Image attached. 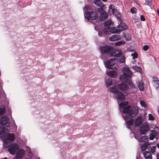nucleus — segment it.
Returning <instances> with one entry per match:
<instances>
[{
    "label": "nucleus",
    "instance_id": "nucleus-23",
    "mask_svg": "<svg viewBox=\"0 0 159 159\" xmlns=\"http://www.w3.org/2000/svg\"><path fill=\"white\" fill-rule=\"evenodd\" d=\"M107 75L110 77L115 78L117 75V74L115 71H110L107 72Z\"/></svg>",
    "mask_w": 159,
    "mask_h": 159
},
{
    "label": "nucleus",
    "instance_id": "nucleus-36",
    "mask_svg": "<svg viewBox=\"0 0 159 159\" xmlns=\"http://www.w3.org/2000/svg\"><path fill=\"white\" fill-rule=\"evenodd\" d=\"M127 105V104L125 102H121L119 104V107L123 109L125 108V107Z\"/></svg>",
    "mask_w": 159,
    "mask_h": 159
},
{
    "label": "nucleus",
    "instance_id": "nucleus-55",
    "mask_svg": "<svg viewBox=\"0 0 159 159\" xmlns=\"http://www.w3.org/2000/svg\"><path fill=\"white\" fill-rule=\"evenodd\" d=\"M104 2H107V0H102Z\"/></svg>",
    "mask_w": 159,
    "mask_h": 159
},
{
    "label": "nucleus",
    "instance_id": "nucleus-16",
    "mask_svg": "<svg viewBox=\"0 0 159 159\" xmlns=\"http://www.w3.org/2000/svg\"><path fill=\"white\" fill-rule=\"evenodd\" d=\"M142 118L141 116H139L135 119L134 125L135 126H139L142 123Z\"/></svg>",
    "mask_w": 159,
    "mask_h": 159
},
{
    "label": "nucleus",
    "instance_id": "nucleus-5",
    "mask_svg": "<svg viewBox=\"0 0 159 159\" xmlns=\"http://www.w3.org/2000/svg\"><path fill=\"white\" fill-rule=\"evenodd\" d=\"M103 62L105 67L108 69H111L112 68V66H114L118 62L117 59L115 58H112L106 61L104 59Z\"/></svg>",
    "mask_w": 159,
    "mask_h": 159
},
{
    "label": "nucleus",
    "instance_id": "nucleus-49",
    "mask_svg": "<svg viewBox=\"0 0 159 159\" xmlns=\"http://www.w3.org/2000/svg\"><path fill=\"white\" fill-rule=\"evenodd\" d=\"M154 138V136H150L149 137V139L151 140H153Z\"/></svg>",
    "mask_w": 159,
    "mask_h": 159
},
{
    "label": "nucleus",
    "instance_id": "nucleus-26",
    "mask_svg": "<svg viewBox=\"0 0 159 159\" xmlns=\"http://www.w3.org/2000/svg\"><path fill=\"white\" fill-rule=\"evenodd\" d=\"M145 4L148 5L151 9H152V0H146Z\"/></svg>",
    "mask_w": 159,
    "mask_h": 159
},
{
    "label": "nucleus",
    "instance_id": "nucleus-48",
    "mask_svg": "<svg viewBox=\"0 0 159 159\" xmlns=\"http://www.w3.org/2000/svg\"><path fill=\"white\" fill-rule=\"evenodd\" d=\"M5 132L2 129H0V136L2 135Z\"/></svg>",
    "mask_w": 159,
    "mask_h": 159
},
{
    "label": "nucleus",
    "instance_id": "nucleus-12",
    "mask_svg": "<svg viewBox=\"0 0 159 159\" xmlns=\"http://www.w3.org/2000/svg\"><path fill=\"white\" fill-rule=\"evenodd\" d=\"M0 122L3 126L8 127L10 125V122L7 120V118L5 116H2L0 118Z\"/></svg>",
    "mask_w": 159,
    "mask_h": 159
},
{
    "label": "nucleus",
    "instance_id": "nucleus-40",
    "mask_svg": "<svg viewBox=\"0 0 159 159\" xmlns=\"http://www.w3.org/2000/svg\"><path fill=\"white\" fill-rule=\"evenodd\" d=\"M153 83H156L157 82H158V81H159V79L156 76L153 77Z\"/></svg>",
    "mask_w": 159,
    "mask_h": 159
},
{
    "label": "nucleus",
    "instance_id": "nucleus-47",
    "mask_svg": "<svg viewBox=\"0 0 159 159\" xmlns=\"http://www.w3.org/2000/svg\"><path fill=\"white\" fill-rule=\"evenodd\" d=\"M103 32H98V35L100 36V37H102L103 36Z\"/></svg>",
    "mask_w": 159,
    "mask_h": 159
},
{
    "label": "nucleus",
    "instance_id": "nucleus-18",
    "mask_svg": "<svg viewBox=\"0 0 159 159\" xmlns=\"http://www.w3.org/2000/svg\"><path fill=\"white\" fill-rule=\"evenodd\" d=\"M24 153L25 152L23 150H19L18 152L16 155V159H21Z\"/></svg>",
    "mask_w": 159,
    "mask_h": 159
},
{
    "label": "nucleus",
    "instance_id": "nucleus-2",
    "mask_svg": "<svg viewBox=\"0 0 159 159\" xmlns=\"http://www.w3.org/2000/svg\"><path fill=\"white\" fill-rule=\"evenodd\" d=\"M99 49L102 54L101 58L105 59L104 55L111 57L112 56L114 48L113 47L109 46H102L99 47Z\"/></svg>",
    "mask_w": 159,
    "mask_h": 159
},
{
    "label": "nucleus",
    "instance_id": "nucleus-28",
    "mask_svg": "<svg viewBox=\"0 0 159 159\" xmlns=\"http://www.w3.org/2000/svg\"><path fill=\"white\" fill-rule=\"evenodd\" d=\"M149 145L148 142L144 143H143L141 147V149L143 151H144L148 148V146Z\"/></svg>",
    "mask_w": 159,
    "mask_h": 159
},
{
    "label": "nucleus",
    "instance_id": "nucleus-6",
    "mask_svg": "<svg viewBox=\"0 0 159 159\" xmlns=\"http://www.w3.org/2000/svg\"><path fill=\"white\" fill-rule=\"evenodd\" d=\"M19 149L18 145L17 143H13L9 146L8 148L9 153L12 155H15L17 150Z\"/></svg>",
    "mask_w": 159,
    "mask_h": 159
},
{
    "label": "nucleus",
    "instance_id": "nucleus-44",
    "mask_svg": "<svg viewBox=\"0 0 159 159\" xmlns=\"http://www.w3.org/2000/svg\"><path fill=\"white\" fill-rule=\"evenodd\" d=\"M149 46L147 45H145L143 47V50L144 51H147L149 48Z\"/></svg>",
    "mask_w": 159,
    "mask_h": 159
},
{
    "label": "nucleus",
    "instance_id": "nucleus-17",
    "mask_svg": "<svg viewBox=\"0 0 159 159\" xmlns=\"http://www.w3.org/2000/svg\"><path fill=\"white\" fill-rule=\"evenodd\" d=\"M121 39L120 35L118 34L113 35L109 38V40L111 41H117Z\"/></svg>",
    "mask_w": 159,
    "mask_h": 159
},
{
    "label": "nucleus",
    "instance_id": "nucleus-57",
    "mask_svg": "<svg viewBox=\"0 0 159 159\" xmlns=\"http://www.w3.org/2000/svg\"><path fill=\"white\" fill-rule=\"evenodd\" d=\"M1 159H8V158L7 157H5L3 158H1Z\"/></svg>",
    "mask_w": 159,
    "mask_h": 159
},
{
    "label": "nucleus",
    "instance_id": "nucleus-4",
    "mask_svg": "<svg viewBox=\"0 0 159 159\" xmlns=\"http://www.w3.org/2000/svg\"><path fill=\"white\" fill-rule=\"evenodd\" d=\"M119 78L121 81L125 82L130 87L134 88L135 87V85L132 83L130 77L124 74H121Z\"/></svg>",
    "mask_w": 159,
    "mask_h": 159
},
{
    "label": "nucleus",
    "instance_id": "nucleus-54",
    "mask_svg": "<svg viewBox=\"0 0 159 159\" xmlns=\"http://www.w3.org/2000/svg\"><path fill=\"white\" fill-rule=\"evenodd\" d=\"M157 147L159 148V143H158L157 145Z\"/></svg>",
    "mask_w": 159,
    "mask_h": 159
},
{
    "label": "nucleus",
    "instance_id": "nucleus-37",
    "mask_svg": "<svg viewBox=\"0 0 159 159\" xmlns=\"http://www.w3.org/2000/svg\"><path fill=\"white\" fill-rule=\"evenodd\" d=\"M5 109L3 107L2 108H0V116H1L5 113Z\"/></svg>",
    "mask_w": 159,
    "mask_h": 159
},
{
    "label": "nucleus",
    "instance_id": "nucleus-45",
    "mask_svg": "<svg viewBox=\"0 0 159 159\" xmlns=\"http://www.w3.org/2000/svg\"><path fill=\"white\" fill-rule=\"evenodd\" d=\"M151 132L152 134V136H155L157 135L156 131L154 129L151 130Z\"/></svg>",
    "mask_w": 159,
    "mask_h": 159
},
{
    "label": "nucleus",
    "instance_id": "nucleus-43",
    "mask_svg": "<svg viewBox=\"0 0 159 159\" xmlns=\"http://www.w3.org/2000/svg\"><path fill=\"white\" fill-rule=\"evenodd\" d=\"M136 9L134 7H133L131 9L130 11L132 14L136 13Z\"/></svg>",
    "mask_w": 159,
    "mask_h": 159
},
{
    "label": "nucleus",
    "instance_id": "nucleus-3",
    "mask_svg": "<svg viewBox=\"0 0 159 159\" xmlns=\"http://www.w3.org/2000/svg\"><path fill=\"white\" fill-rule=\"evenodd\" d=\"M130 107L128 106L122 110L123 115L128 118H131L132 116L136 115L138 113V110L135 108H132L130 110Z\"/></svg>",
    "mask_w": 159,
    "mask_h": 159
},
{
    "label": "nucleus",
    "instance_id": "nucleus-59",
    "mask_svg": "<svg viewBox=\"0 0 159 159\" xmlns=\"http://www.w3.org/2000/svg\"><path fill=\"white\" fill-rule=\"evenodd\" d=\"M154 58L155 60H156V59H155V57H154Z\"/></svg>",
    "mask_w": 159,
    "mask_h": 159
},
{
    "label": "nucleus",
    "instance_id": "nucleus-46",
    "mask_svg": "<svg viewBox=\"0 0 159 159\" xmlns=\"http://www.w3.org/2000/svg\"><path fill=\"white\" fill-rule=\"evenodd\" d=\"M140 19L141 20L143 21H144L145 20V19L144 16L143 15H141L140 16Z\"/></svg>",
    "mask_w": 159,
    "mask_h": 159
},
{
    "label": "nucleus",
    "instance_id": "nucleus-7",
    "mask_svg": "<svg viewBox=\"0 0 159 159\" xmlns=\"http://www.w3.org/2000/svg\"><path fill=\"white\" fill-rule=\"evenodd\" d=\"M98 11L100 14V20L101 21L104 20L107 18V14L103 8H98Z\"/></svg>",
    "mask_w": 159,
    "mask_h": 159
},
{
    "label": "nucleus",
    "instance_id": "nucleus-38",
    "mask_svg": "<svg viewBox=\"0 0 159 159\" xmlns=\"http://www.w3.org/2000/svg\"><path fill=\"white\" fill-rule=\"evenodd\" d=\"M119 62L120 63H123L125 61V57L124 56H122L119 60Z\"/></svg>",
    "mask_w": 159,
    "mask_h": 159
},
{
    "label": "nucleus",
    "instance_id": "nucleus-60",
    "mask_svg": "<svg viewBox=\"0 0 159 159\" xmlns=\"http://www.w3.org/2000/svg\"><path fill=\"white\" fill-rule=\"evenodd\" d=\"M127 39L128 40V39Z\"/></svg>",
    "mask_w": 159,
    "mask_h": 159
},
{
    "label": "nucleus",
    "instance_id": "nucleus-39",
    "mask_svg": "<svg viewBox=\"0 0 159 159\" xmlns=\"http://www.w3.org/2000/svg\"><path fill=\"white\" fill-rule=\"evenodd\" d=\"M131 55L133 59H135L138 57V54L136 52H135L134 53H132Z\"/></svg>",
    "mask_w": 159,
    "mask_h": 159
},
{
    "label": "nucleus",
    "instance_id": "nucleus-15",
    "mask_svg": "<svg viewBox=\"0 0 159 159\" xmlns=\"http://www.w3.org/2000/svg\"><path fill=\"white\" fill-rule=\"evenodd\" d=\"M122 71L123 74L126 75L130 77L132 75V71L130 70L129 68L127 67H125L123 69Z\"/></svg>",
    "mask_w": 159,
    "mask_h": 159
},
{
    "label": "nucleus",
    "instance_id": "nucleus-51",
    "mask_svg": "<svg viewBox=\"0 0 159 159\" xmlns=\"http://www.w3.org/2000/svg\"><path fill=\"white\" fill-rule=\"evenodd\" d=\"M13 122L14 123V125L15 126V127H16V129L17 128V125H16V124L14 120L13 121Z\"/></svg>",
    "mask_w": 159,
    "mask_h": 159
},
{
    "label": "nucleus",
    "instance_id": "nucleus-30",
    "mask_svg": "<svg viewBox=\"0 0 159 159\" xmlns=\"http://www.w3.org/2000/svg\"><path fill=\"white\" fill-rule=\"evenodd\" d=\"M156 147L154 146L152 147H150L148 148V150L151 153H154L155 152Z\"/></svg>",
    "mask_w": 159,
    "mask_h": 159
},
{
    "label": "nucleus",
    "instance_id": "nucleus-56",
    "mask_svg": "<svg viewBox=\"0 0 159 159\" xmlns=\"http://www.w3.org/2000/svg\"><path fill=\"white\" fill-rule=\"evenodd\" d=\"M157 13L159 15V10H158H158H157Z\"/></svg>",
    "mask_w": 159,
    "mask_h": 159
},
{
    "label": "nucleus",
    "instance_id": "nucleus-1",
    "mask_svg": "<svg viewBox=\"0 0 159 159\" xmlns=\"http://www.w3.org/2000/svg\"><path fill=\"white\" fill-rule=\"evenodd\" d=\"M85 8V6L84 8L85 18L88 20H89L90 18L93 20L95 19L98 16L95 10L92 9L90 6H87L86 9Z\"/></svg>",
    "mask_w": 159,
    "mask_h": 159
},
{
    "label": "nucleus",
    "instance_id": "nucleus-25",
    "mask_svg": "<svg viewBox=\"0 0 159 159\" xmlns=\"http://www.w3.org/2000/svg\"><path fill=\"white\" fill-rule=\"evenodd\" d=\"M137 85L138 88L140 90H143L144 88L143 83L142 82H139L138 83Z\"/></svg>",
    "mask_w": 159,
    "mask_h": 159
},
{
    "label": "nucleus",
    "instance_id": "nucleus-10",
    "mask_svg": "<svg viewBox=\"0 0 159 159\" xmlns=\"http://www.w3.org/2000/svg\"><path fill=\"white\" fill-rule=\"evenodd\" d=\"M116 100L118 103L120 102H122L125 100L124 95L120 92L119 91L116 94H114Z\"/></svg>",
    "mask_w": 159,
    "mask_h": 159
},
{
    "label": "nucleus",
    "instance_id": "nucleus-29",
    "mask_svg": "<svg viewBox=\"0 0 159 159\" xmlns=\"http://www.w3.org/2000/svg\"><path fill=\"white\" fill-rule=\"evenodd\" d=\"M111 23V21L110 20H106L104 23V25L107 28L110 27L109 26L110 25Z\"/></svg>",
    "mask_w": 159,
    "mask_h": 159
},
{
    "label": "nucleus",
    "instance_id": "nucleus-31",
    "mask_svg": "<svg viewBox=\"0 0 159 159\" xmlns=\"http://www.w3.org/2000/svg\"><path fill=\"white\" fill-rule=\"evenodd\" d=\"M132 68L136 71L139 72H140L142 71L141 67L137 66H133L132 67Z\"/></svg>",
    "mask_w": 159,
    "mask_h": 159
},
{
    "label": "nucleus",
    "instance_id": "nucleus-34",
    "mask_svg": "<svg viewBox=\"0 0 159 159\" xmlns=\"http://www.w3.org/2000/svg\"><path fill=\"white\" fill-rule=\"evenodd\" d=\"M124 44H125L124 42L122 40L116 42L115 43V45L117 46H121Z\"/></svg>",
    "mask_w": 159,
    "mask_h": 159
},
{
    "label": "nucleus",
    "instance_id": "nucleus-35",
    "mask_svg": "<svg viewBox=\"0 0 159 159\" xmlns=\"http://www.w3.org/2000/svg\"><path fill=\"white\" fill-rule=\"evenodd\" d=\"M140 102L142 107H144L145 109L147 108V106L145 102L143 100H140Z\"/></svg>",
    "mask_w": 159,
    "mask_h": 159
},
{
    "label": "nucleus",
    "instance_id": "nucleus-27",
    "mask_svg": "<svg viewBox=\"0 0 159 159\" xmlns=\"http://www.w3.org/2000/svg\"><path fill=\"white\" fill-rule=\"evenodd\" d=\"M105 83L107 87L111 86L112 84V81L110 79H108L106 80Z\"/></svg>",
    "mask_w": 159,
    "mask_h": 159
},
{
    "label": "nucleus",
    "instance_id": "nucleus-24",
    "mask_svg": "<svg viewBox=\"0 0 159 159\" xmlns=\"http://www.w3.org/2000/svg\"><path fill=\"white\" fill-rule=\"evenodd\" d=\"M110 92L115 94H116L119 91L117 89L115 86L110 87Z\"/></svg>",
    "mask_w": 159,
    "mask_h": 159
},
{
    "label": "nucleus",
    "instance_id": "nucleus-19",
    "mask_svg": "<svg viewBox=\"0 0 159 159\" xmlns=\"http://www.w3.org/2000/svg\"><path fill=\"white\" fill-rule=\"evenodd\" d=\"M143 154L145 159H152V155L149 151H146L144 152Z\"/></svg>",
    "mask_w": 159,
    "mask_h": 159
},
{
    "label": "nucleus",
    "instance_id": "nucleus-20",
    "mask_svg": "<svg viewBox=\"0 0 159 159\" xmlns=\"http://www.w3.org/2000/svg\"><path fill=\"white\" fill-rule=\"evenodd\" d=\"M7 139L9 140L13 141L15 139V137L13 134L8 133L7 135Z\"/></svg>",
    "mask_w": 159,
    "mask_h": 159
},
{
    "label": "nucleus",
    "instance_id": "nucleus-32",
    "mask_svg": "<svg viewBox=\"0 0 159 159\" xmlns=\"http://www.w3.org/2000/svg\"><path fill=\"white\" fill-rule=\"evenodd\" d=\"M148 139L147 136H144L140 138L139 141L140 142H144V141Z\"/></svg>",
    "mask_w": 159,
    "mask_h": 159
},
{
    "label": "nucleus",
    "instance_id": "nucleus-8",
    "mask_svg": "<svg viewBox=\"0 0 159 159\" xmlns=\"http://www.w3.org/2000/svg\"><path fill=\"white\" fill-rule=\"evenodd\" d=\"M122 116L126 122L127 128L131 129V127L133 126L134 122V120L131 119V118H128L124 115H123Z\"/></svg>",
    "mask_w": 159,
    "mask_h": 159
},
{
    "label": "nucleus",
    "instance_id": "nucleus-21",
    "mask_svg": "<svg viewBox=\"0 0 159 159\" xmlns=\"http://www.w3.org/2000/svg\"><path fill=\"white\" fill-rule=\"evenodd\" d=\"M122 54L121 52L118 51L114 49L113 54H112L111 57H120Z\"/></svg>",
    "mask_w": 159,
    "mask_h": 159
},
{
    "label": "nucleus",
    "instance_id": "nucleus-53",
    "mask_svg": "<svg viewBox=\"0 0 159 159\" xmlns=\"http://www.w3.org/2000/svg\"><path fill=\"white\" fill-rule=\"evenodd\" d=\"M157 111H158V115H159V107H158L157 108Z\"/></svg>",
    "mask_w": 159,
    "mask_h": 159
},
{
    "label": "nucleus",
    "instance_id": "nucleus-52",
    "mask_svg": "<svg viewBox=\"0 0 159 159\" xmlns=\"http://www.w3.org/2000/svg\"><path fill=\"white\" fill-rule=\"evenodd\" d=\"M157 159H159V153L157 154Z\"/></svg>",
    "mask_w": 159,
    "mask_h": 159
},
{
    "label": "nucleus",
    "instance_id": "nucleus-9",
    "mask_svg": "<svg viewBox=\"0 0 159 159\" xmlns=\"http://www.w3.org/2000/svg\"><path fill=\"white\" fill-rule=\"evenodd\" d=\"M139 129L141 134H145L149 131V128L148 125L144 123L140 126Z\"/></svg>",
    "mask_w": 159,
    "mask_h": 159
},
{
    "label": "nucleus",
    "instance_id": "nucleus-41",
    "mask_svg": "<svg viewBox=\"0 0 159 159\" xmlns=\"http://www.w3.org/2000/svg\"><path fill=\"white\" fill-rule=\"evenodd\" d=\"M148 120H154L155 118L154 116L151 114H148Z\"/></svg>",
    "mask_w": 159,
    "mask_h": 159
},
{
    "label": "nucleus",
    "instance_id": "nucleus-42",
    "mask_svg": "<svg viewBox=\"0 0 159 159\" xmlns=\"http://www.w3.org/2000/svg\"><path fill=\"white\" fill-rule=\"evenodd\" d=\"M154 88L157 89L159 88V81L156 83H153Z\"/></svg>",
    "mask_w": 159,
    "mask_h": 159
},
{
    "label": "nucleus",
    "instance_id": "nucleus-50",
    "mask_svg": "<svg viewBox=\"0 0 159 159\" xmlns=\"http://www.w3.org/2000/svg\"><path fill=\"white\" fill-rule=\"evenodd\" d=\"M136 159H141V157H140L139 156H136Z\"/></svg>",
    "mask_w": 159,
    "mask_h": 159
},
{
    "label": "nucleus",
    "instance_id": "nucleus-33",
    "mask_svg": "<svg viewBox=\"0 0 159 159\" xmlns=\"http://www.w3.org/2000/svg\"><path fill=\"white\" fill-rule=\"evenodd\" d=\"M114 6L112 4H111L109 7V9H111L112 10V12L113 14H114L115 11H117L116 9L114 8Z\"/></svg>",
    "mask_w": 159,
    "mask_h": 159
},
{
    "label": "nucleus",
    "instance_id": "nucleus-13",
    "mask_svg": "<svg viewBox=\"0 0 159 159\" xmlns=\"http://www.w3.org/2000/svg\"><path fill=\"white\" fill-rule=\"evenodd\" d=\"M118 89L121 91H125L129 89L128 85L124 83H121L118 84Z\"/></svg>",
    "mask_w": 159,
    "mask_h": 159
},
{
    "label": "nucleus",
    "instance_id": "nucleus-58",
    "mask_svg": "<svg viewBox=\"0 0 159 159\" xmlns=\"http://www.w3.org/2000/svg\"><path fill=\"white\" fill-rule=\"evenodd\" d=\"M126 35H125V36H124V37L125 38H126Z\"/></svg>",
    "mask_w": 159,
    "mask_h": 159
},
{
    "label": "nucleus",
    "instance_id": "nucleus-22",
    "mask_svg": "<svg viewBox=\"0 0 159 159\" xmlns=\"http://www.w3.org/2000/svg\"><path fill=\"white\" fill-rule=\"evenodd\" d=\"M94 3L96 6L100 7V8H103L104 7V4L102 2L101 0H95Z\"/></svg>",
    "mask_w": 159,
    "mask_h": 159
},
{
    "label": "nucleus",
    "instance_id": "nucleus-11",
    "mask_svg": "<svg viewBox=\"0 0 159 159\" xmlns=\"http://www.w3.org/2000/svg\"><path fill=\"white\" fill-rule=\"evenodd\" d=\"M109 31L112 33H119L116 27H113L110 28V27L105 28L103 30V32L106 34H108Z\"/></svg>",
    "mask_w": 159,
    "mask_h": 159
},
{
    "label": "nucleus",
    "instance_id": "nucleus-14",
    "mask_svg": "<svg viewBox=\"0 0 159 159\" xmlns=\"http://www.w3.org/2000/svg\"><path fill=\"white\" fill-rule=\"evenodd\" d=\"M128 26L125 23H121L117 26L118 30L120 32V31L125 30L127 29Z\"/></svg>",
    "mask_w": 159,
    "mask_h": 159
}]
</instances>
